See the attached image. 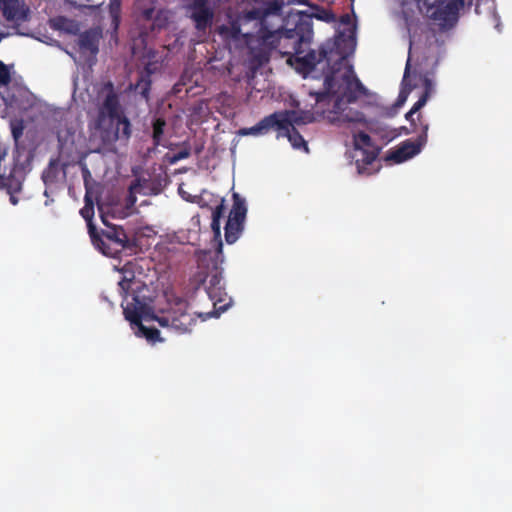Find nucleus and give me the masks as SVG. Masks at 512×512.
I'll return each mask as SVG.
<instances>
[{"label": "nucleus", "instance_id": "f257e3e1", "mask_svg": "<svg viewBox=\"0 0 512 512\" xmlns=\"http://www.w3.org/2000/svg\"><path fill=\"white\" fill-rule=\"evenodd\" d=\"M313 34L311 16L305 12H296L289 13L283 28L266 31L258 35V38L269 50L287 56L289 64L297 63V69L303 73H310L317 65L324 63V90L310 91L309 94L317 104L334 102L330 111L333 116H328L331 123H364L369 127L362 112L351 109L346 111V105L356 102L359 95L367 94L366 87L351 71L343 73L339 80L335 77L352 51L354 38L339 31L333 42L327 41L315 51L310 49Z\"/></svg>", "mask_w": 512, "mask_h": 512}, {"label": "nucleus", "instance_id": "f03ea898", "mask_svg": "<svg viewBox=\"0 0 512 512\" xmlns=\"http://www.w3.org/2000/svg\"><path fill=\"white\" fill-rule=\"evenodd\" d=\"M120 295L123 298L121 303L123 314L131 324L140 323V319L144 316L158 322L163 328L184 334L191 332L197 322L195 314L189 311L188 301L178 296L168 299L165 309L158 313H150L151 291L143 281L134 282L128 294Z\"/></svg>", "mask_w": 512, "mask_h": 512}, {"label": "nucleus", "instance_id": "7ed1b4c3", "mask_svg": "<svg viewBox=\"0 0 512 512\" xmlns=\"http://www.w3.org/2000/svg\"><path fill=\"white\" fill-rule=\"evenodd\" d=\"M284 6L283 0L267 1L264 8H252L243 11L235 18H230L227 24L217 28V33L222 39L235 40L244 37L249 40L253 36V31L250 28L246 29V26L253 27L258 35L270 31L266 18L269 15H281Z\"/></svg>", "mask_w": 512, "mask_h": 512}, {"label": "nucleus", "instance_id": "20e7f679", "mask_svg": "<svg viewBox=\"0 0 512 512\" xmlns=\"http://www.w3.org/2000/svg\"><path fill=\"white\" fill-rule=\"evenodd\" d=\"M102 221L107 229L99 233L94 225H90V238L94 247L103 255L116 257L123 250L136 247L135 240L128 237L122 226H110L104 218Z\"/></svg>", "mask_w": 512, "mask_h": 512}, {"label": "nucleus", "instance_id": "39448f33", "mask_svg": "<svg viewBox=\"0 0 512 512\" xmlns=\"http://www.w3.org/2000/svg\"><path fill=\"white\" fill-rule=\"evenodd\" d=\"M97 126L102 146L109 151L114 150L118 141L127 144L132 134L131 123L125 114L105 116L103 112H99Z\"/></svg>", "mask_w": 512, "mask_h": 512}, {"label": "nucleus", "instance_id": "423d86ee", "mask_svg": "<svg viewBox=\"0 0 512 512\" xmlns=\"http://www.w3.org/2000/svg\"><path fill=\"white\" fill-rule=\"evenodd\" d=\"M420 8L425 9L428 18L436 22L440 27L453 26L459 10L464 6L465 0H416Z\"/></svg>", "mask_w": 512, "mask_h": 512}, {"label": "nucleus", "instance_id": "0eeeda50", "mask_svg": "<svg viewBox=\"0 0 512 512\" xmlns=\"http://www.w3.org/2000/svg\"><path fill=\"white\" fill-rule=\"evenodd\" d=\"M221 273L215 269L211 273H207L204 270L198 271L191 279L192 283L195 284V289H199L201 286L204 287L206 294L209 299L213 302L215 311H225L229 306L230 302H226V293L221 286Z\"/></svg>", "mask_w": 512, "mask_h": 512}, {"label": "nucleus", "instance_id": "6e6552de", "mask_svg": "<svg viewBox=\"0 0 512 512\" xmlns=\"http://www.w3.org/2000/svg\"><path fill=\"white\" fill-rule=\"evenodd\" d=\"M247 207L245 199L239 194H233V205L228 216L225 230V240L228 244L235 243L244 229Z\"/></svg>", "mask_w": 512, "mask_h": 512}, {"label": "nucleus", "instance_id": "1a4fd4ad", "mask_svg": "<svg viewBox=\"0 0 512 512\" xmlns=\"http://www.w3.org/2000/svg\"><path fill=\"white\" fill-rule=\"evenodd\" d=\"M428 140V124L422 126L421 133L417 136L416 140L407 139L403 141L394 151H392L388 159L393 160L395 163H402L418 153L426 145Z\"/></svg>", "mask_w": 512, "mask_h": 512}, {"label": "nucleus", "instance_id": "9d476101", "mask_svg": "<svg viewBox=\"0 0 512 512\" xmlns=\"http://www.w3.org/2000/svg\"><path fill=\"white\" fill-rule=\"evenodd\" d=\"M250 28L253 31V36L246 40V38L241 37L239 39H223L227 43H234L235 46H239L240 44H245L249 49V61L252 66L254 67H260L269 60L268 52L265 48H268L267 46L263 45L261 43V40L258 38V34L256 30L253 27L246 26V29Z\"/></svg>", "mask_w": 512, "mask_h": 512}, {"label": "nucleus", "instance_id": "9b49d317", "mask_svg": "<svg viewBox=\"0 0 512 512\" xmlns=\"http://www.w3.org/2000/svg\"><path fill=\"white\" fill-rule=\"evenodd\" d=\"M290 126V121L285 112H275L260 120L256 125L241 130L242 135H263L275 129L279 132L278 137L284 129Z\"/></svg>", "mask_w": 512, "mask_h": 512}, {"label": "nucleus", "instance_id": "f8f14e48", "mask_svg": "<svg viewBox=\"0 0 512 512\" xmlns=\"http://www.w3.org/2000/svg\"><path fill=\"white\" fill-rule=\"evenodd\" d=\"M98 97L102 98V106L99 112L105 116L123 115L121 111L119 95L115 91L114 84L111 81L104 82L98 90Z\"/></svg>", "mask_w": 512, "mask_h": 512}, {"label": "nucleus", "instance_id": "ddd939ff", "mask_svg": "<svg viewBox=\"0 0 512 512\" xmlns=\"http://www.w3.org/2000/svg\"><path fill=\"white\" fill-rule=\"evenodd\" d=\"M0 10L7 21H27L29 8L23 0H0Z\"/></svg>", "mask_w": 512, "mask_h": 512}, {"label": "nucleus", "instance_id": "4468645a", "mask_svg": "<svg viewBox=\"0 0 512 512\" xmlns=\"http://www.w3.org/2000/svg\"><path fill=\"white\" fill-rule=\"evenodd\" d=\"M24 178V167L15 163L7 177L0 173V189H6L7 192H21Z\"/></svg>", "mask_w": 512, "mask_h": 512}, {"label": "nucleus", "instance_id": "2eb2a0df", "mask_svg": "<svg viewBox=\"0 0 512 512\" xmlns=\"http://www.w3.org/2000/svg\"><path fill=\"white\" fill-rule=\"evenodd\" d=\"M102 38L100 27L90 28L79 34L78 45L81 50L96 55L99 51V42Z\"/></svg>", "mask_w": 512, "mask_h": 512}, {"label": "nucleus", "instance_id": "dca6fc26", "mask_svg": "<svg viewBox=\"0 0 512 512\" xmlns=\"http://www.w3.org/2000/svg\"><path fill=\"white\" fill-rule=\"evenodd\" d=\"M136 266L134 262L129 261L119 270L122 274V278L118 282L120 294H128L129 288L134 285V282L141 281L135 277Z\"/></svg>", "mask_w": 512, "mask_h": 512}, {"label": "nucleus", "instance_id": "f3484780", "mask_svg": "<svg viewBox=\"0 0 512 512\" xmlns=\"http://www.w3.org/2000/svg\"><path fill=\"white\" fill-rule=\"evenodd\" d=\"M51 27L71 35H77L80 31L79 23L65 16H58L52 19Z\"/></svg>", "mask_w": 512, "mask_h": 512}, {"label": "nucleus", "instance_id": "a211bd4d", "mask_svg": "<svg viewBox=\"0 0 512 512\" xmlns=\"http://www.w3.org/2000/svg\"><path fill=\"white\" fill-rule=\"evenodd\" d=\"M167 123L164 118L157 117L152 121V142L153 148L156 149L158 146L167 147L164 141V132Z\"/></svg>", "mask_w": 512, "mask_h": 512}, {"label": "nucleus", "instance_id": "6ab92c4d", "mask_svg": "<svg viewBox=\"0 0 512 512\" xmlns=\"http://www.w3.org/2000/svg\"><path fill=\"white\" fill-rule=\"evenodd\" d=\"M356 153V165L359 173H363L366 170V166L372 164L378 155L377 151L372 148L360 149Z\"/></svg>", "mask_w": 512, "mask_h": 512}, {"label": "nucleus", "instance_id": "aec40b11", "mask_svg": "<svg viewBox=\"0 0 512 512\" xmlns=\"http://www.w3.org/2000/svg\"><path fill=\"white\" fill-rule=\"evenodd\" d=\"M280 136H286L294 148H304L308 151L306 141L294 126H288L287 129L283 130Z\"/></svg>", "mask_w": 512, "mask_h": 512}, {"label": "nucleus", "instance_id": "412c9836", "mask_svg": "<svg viewBox=\"0 0 512 512\" xmlns=\"http://www.w3.org/2000/svg\"><path fill=\"white\" fill-rule=\"evenodd\" d=\"M285 115L290 121V126L308 124L314 120L313 114L308 111H286Z\"/></svg>", "mask_w": 512, "mask_h": 512}, {"label": "nucleus", "instance_id": "4be33fe9", "mask_svg": "<svg viewBox=\"0 0 512 512\" xmlns=\"http://www.w3.org/2000/svg\"><path fill=\"white\" fill-rule=\"evenodd\" d=\"M108 8H109V15L111 17V27L114 32H117L119 25H120V18H121V1L120 0H110Z\"/></svg>", "mask_w": 512, "mask_h": 512}, {"label": "nucleus", "instance_id": "5701e85b", "mask_svg": "<svg viewBox=\"0 0 512 512\" xmlns=\"http://www.w3.org/2000/svg\"><path fill=\"white\" fill-rule=\"evenodd\" d=\"M224 204L223 201L215 207V209L212 212V222H211V229L215 235V237H220L221 235V224L220 220L224 214Z\"/></svg>", "mask_w": 512, "mask_h": 512}, {"label": "nucleus", "instance_id": "b1692460", "mask_svg": "<svg viewBox=\"0 0 512 512\" xmlns=\"http://www.w3.org/2000/svg\"><path fill=\"white\" fill-rule=\"evenodd\" d=\"M152 79L139 74V78L135 84V90L145 99L149 100Z\"/></svg>", "mask_w": 512, "mask_h": 512}, {"label": "nucleus", "instance_id": "393cba45", "mask_svg": "<svg viewBox=\"0 0 512 512\" xmlns=\"http://www.w3.org/2000/svg\"><path fill=\"white\" fill-rule=\"evenodd\" d=\"M135 325L138 326L139 331L148 341H151V342L162 341V339L160 338V332L157 328L147 327V326L143 325L141 322L137 323Z\"/></svg>", "mask_w": 512, "mask_h": 512}, {"label": "nucleus", "instance_id": "a878e982", "mask_svg": "<svg viewBox=\"0 0 512 512\" xmlns=\"http://www.w3.org/2000/svg\"><path fill=\"white\" fill-rule=\"evenodd\" d=\"M355 150L358 151L360 149H369L372 147L371 137L365 132H359L353 137Z\"/></svg>", "mask_w": 512, "mask_h": 512}, {"label": "nucleus", "instance_id": "bb28decb", "mask_svg": "<svg viewBox=\"0 0 512 512\" xmlns=\"http://www.w3.org/2000/svg\"><path fill=\"white\" fill-rule=\"evenodd\" d=\"M315 8L316 12L314 14H309L311 16V20L313 17L326 23H332L336 20V15L331 10L319 6H315Z\"/></svg>", "mask_w": 512, "mask_h": 512}, {"label": "nucleus", "instance_id": "cd10ccee", "mask_svg": "<svg viewBox=\"0 0 512 512\" xmlns=\"http://www.w3.org/2000/svg\"><path fill=\"white\" fill-rule=\"evenodd\" d=\"M86 202L84 207L80 210V215L86 220L88 226V233L90 234V225H94L92 222L94 216V205L93 202L86 196Z\"/></svg>", "mask_w": 512, "mask_h": 512}, {"label": "nucleus", "instance_id": "c85d7f7f", "mask_svg": "<svg viewBox=\"0 0 512 512\" xmlns=\"http://www.w3.org/2000/svg\"><path fill=\"white\" fill-rule=\"evenodd\" d=\"M409 73V61L407 62L406 64V68H405V73H404V78H403V81H402V88L399 92V95H398V98H397V101H396V105L397 106H401L404 104V102L407 100V97L411 91V88H406L405 87V80H406V77Z\"/></svg>", "mask_w": 512, "mask_h": 512}, {"label": "nucleus", "instance_id": "c756f323", "mask_svg": "<svg viewBox=\"0 0 512 512\" xmlns=\"http://www.w3.org/2000/svg\"><path fill=\"white\" fill-rule=\"evenodd\" d=\"M426 88L421 97L414 103L413 107L411 108V113L418 112L423 106H425L428 98H429V85L430 81L428 79L425 80Z\"/></svg>", "mask_w": 512, "mask_h": 512}, {"label": "nucleus", "instance_id": "7c9ffc66", "mask_svg": "<svg viewBox=\"0 0 512 512\" xmlns=\"http://www.w3.org/2000/svg\"><path fill=\"white\" fill-rule=\"evenodd\" d=\"M11 82V74L8 67L0 60V87L7 86Z\"/></svg>", "mask_w": 512, "mask_h": 512}, {"label": "nucleus", "instance_id": "2f4dec72", "mask_svg": "<svg viewBox=\"0 0 512 512\" xmlns=\"http://www.w3.org/2000/svg\"><path fill=\"white\" fill-rule=\"evenodd\" d=\"M147 181L145 179L136 178L129 186V190L131 192H135L137 194L143 193V190L146 186Z\"/></svg>", "mask_w": 512, "mask_h": 512}, {"label": "nucleus", "instance_id": "473e14b6", "mask_svg": "<svg viewBox=\"0 0 512 512\" xmlns=\"http://www.w3.org/2000/svg\"><path fill=\"white\" fill-rule=\"evenodd\" d=\"M157 64L154 62H148L144 69L140 72L141 75L151 78V76L157 71Z\"/></svg>", "mask_w": 512, "mask_h": 512}, {"label": "nucleus", "instance_id": "72a5a7b5", "mask_svg": "<svg viewBox=\"0 0 512 512\" xmlns=\"http://www.w3.org/2000/svg\"><path fill=\"white\" fill-rule=\"evenodd\" d=\"M189 156H190V149L185 148V149H183V150H181V151H179V152L175 153V154L172 156V158H171L170 162H171V163H176V162H178V161H180V160H183V159L188 158Z\"/></svg>", "mask_w": 512, "mask_h": 512}, {"label": "nucleus", "instance_id": "f704fd0d", "mask_svg": "<svg viewBox=\"0 0 512 512\" xmlns=\"http://www.w3.org/2000/svg\"><path fill=\"white\" fill-rule=\"evenodd\" d=\"M23 130H24V127H23L22 123L12 126L11 132H12V136L15 139V141H17L23 135Z\"/></svg>", "mask_w": 512, "mask_h": 512}, {"label": "nucleus", "instance_id": "c9c22d12", "mask_svg": "<svg viewBox=\"0 0 512 512\" xmlns=\"http://www.w3.org/2000/svg\"><path fill=\"white\" fill-rule=\"evenodd\" d=\"M155 7L151 6L142 10L141 15L145 20H151L154 17Z\"/></svg>", "mask_w": 512, "mask_h": 512}, {"label": "nucleus", "instance_id": "e433bc0d", "mask_svg": "<svg viewBox=\"0 0 512 512\" xmlns=\"http://www.w3.org/2000/svg\"><path fill=\"white\" fill-rule=\"evenodd\" d=\"M137 193L135 192H131V190L128 191V195H127V198H126V206L128 208H131L135 205L136 201H137V197H136Z\"/></svg>", "mask_w": 512, "mask_h": 512}, {"label": "nucleus", "instance_id": "4c0bfd02", "mask_svg": "<svg viewBox=\"0 0 512 512\" xmlns=\"http://www.w3.org/2000/svg\"><path fill=\"white\" fill-rule=\"evenodd\" d=\"M285 5L300 4L310 6L308 0H283Z\"/></svg>", "mask_w": 512, "mask_h": 512}, {"label": "nucleus", "instance_id": "58836bf2", "mask_svg": "<svg viewBox=\"0 0 512 512\" xmlns=\"http://www.w3.org/2000/svg\"><path fill=\"white\" fill-rule=\"evenodd\" d=\"M339 21L343 25H350L351 24V17H350L349 14H343V15L340 16Z\"/></svg>", "mask_w": 512, "mask_h": 512}, {"label": "nucleus", "instance_id": "ea45409f", "mask_svg": "<svg viewBox=\"0 0 512 512\" xmlns=\"http://www.w3.org/2000/svg\"><path fill=\"white\" fill-rule=\"evenodd\" d=\"M7 193L10 195L9 199H10L11 204L16 205L18 203V198L15 196V194L17 192H12L11 191V192H7Z\"/></svg>", "mask_w": 512, "mask_h": 512}, {"label": "nucleus", "instance_id": "a19ab883", "mask_svg": "<svg viewBox=\"0 0 512 512\" xmlns=\"http://www.w3.org/2000/svg\"><path fill=\"white\" fill-rule=\"evenodd\" d=\"M414 113H411V110L405 115V118L411 122V124H414V120L412 119Z\"/></svg>", "mask_w": 512, "mask_h": 512}, {"label": "nucleus", "instance_id": "79ce46f5", "mask_svg": "<svg viewBox=\"0 0 512 512\" xmlns=\"http://www.w3.org/2000/svg\"><path fill=\"white\" fill-rule=\"evenodd\" d=\"M219 249L220 250L222 249V243L221 242L219 243Z\"/></svg>", "mask_w": 512, "mask_h": 512}]
</instances>
